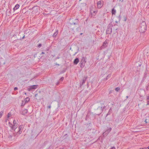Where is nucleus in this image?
Here are the masks:
<instances>
[{
	"mask_svg": "<svg viewBox=\"0 0 149 149\" xmlns=\"http://www.w3.org/2000/svg\"><path fill=\"white\" fill-rule=\"evenodd\" d=\"M147 28L146 24L145 21H143L140 23L139 29V31L141 33H143L146 30Z\"/></svg>",
	"mask_w": 149,
	"mask_h": 149,
	"instance_id": "1",
	"label": "nucleus"
},
{
	"mask_svg": "<svg viewBox=\"0 0 149 149\" xmlns=\"http://www.w3.org/2000/svg\"><path fill=\"white\" fill-rule=\"evenodd\" d=\"M43 93L39 91L38 93L35 95L36 98L37 100H40L43 98Z\"/></svg>",
	"mask_w": 149,
	"mask_h": 149,
	"instance_id": "2",
	"label": "nucleus"
},
{
	"mask_svg": "<svg viewBox=\"0 0 149 149\" xmlns=\"http://www.w3.org/2000/svg\"><path fill=\"white\" fill-rule=\"evenodd\" d=\"M86 62V57H83L80 63V67L81 68H84L85 66V63Z\"/></svg>",
	"mask_w": 149,
	"mask_h": 149,
	"instance_id": "3",
	"label": "nucleus"
},
{
	"mask_svg": "<svg viewBox=\"0 0 149 149\" xmlns=\"http://www.w3.org/2000/svg\"><path fill=\"white\" fill-rule=\"evenodd\" d=\"M108 108L107 105L106 106L104 105V103H102L101 105V109L102 111H105Z\"/></svg>",
	"mask_w": 149,
	"mask_h": 149,
	"instance_id": "4",
	"label": "nucleus"
},
{
	"mask_svg": "<svg viewBox=\"0 0 149 149\" xmlns=\"http://www.w3.org/2000/svg\"><path fill=\"white\" fill-rule=\"evenodd\" d=\"M107 42L106 40H105L103 43L102 45L100 47V50H102L107 47Z\"/></svg>",
	"mask_w": 149,
	"mask_h": 149,
	"instance_id": "5",
	"label": "nucleus"
},
{
	"mask_svg": "<svg viewBox=\"0 0 149 149\" xmlns=\"http://www.w3.org/2000/svg\"><path fill=\"white\" fill-rule=\"evenodd\" d=\"M38 86V85H34L30 86L29 88V90L30 91L32 89H35L37 88Z\"/></svg>",
	"mask_w": 149,
	"mask_h": 149,
	"instance_id": "6",
	"label": "nucleus"
},
{
	"mask_svg": "<svg viewBox=\"0 0 149 149\" xmlns=\"http://www.w3.org/2000/svg\"><path fill=\"white\" fill-rule=\"evenodd\" d=\"M112 31V28L110 26H109L106 31V33L107 34H110L111 33Z\"/></svg>",
	"mask_w": 149,
	"mask_h": 149,
	"instance_id": "7",
	"label": "nucleus"
},
{
	"mask_svg": "<svg viewBox=\"0 0 149 149\" xmlns=\"http://www.w3.org/2000/svg\"><path fill=\"white\" fill-rule=\"evenodd\" d=\"M87 78V76L84 77L82 79V82L81 83H80V86H82L86 82Z\"/></svg>",
	"mask_w": 149,
	"mask_h": 149,
	"instance_id": "8",
	"label": "nucleus"
},
{
	"mask_svg": "<svg viewBox=\"0 0 149 149\" xmlns=\"http://www.w3.org/2000/svg\"><path fill=\"white\" fill-rule=\"evenodd\" d=\"M23 125H21L19 126V130L17 133L18 134H20L22 133V130L23 129Z\"/></svg>",
	"mask_w": 149,
	"mask_h": 149,
	"instance_id": "9",
	"label": "nucleus"
},
{
	"mask_svg": "<svg viewBox=\"0 0 149 149\" xmlns=\"http://www.w3.org/2000/svg\"><path fill=\"white\" fill-rule=\"evenodd\" d=\"M111 128H110L109 130H108L106 131L105 132L103 133V136H106L107 135L106 134L107 133V134H108L109 133V132L111 131Z\"/></svg>",
	"mask_w": 149,
	"mask_h": 149,
	"instance_id": "10",
	"label": "nucleus"
},
{
	"mask_svg": "<svg viewBox=\"0 0 149 149\" xmlns=\"http://www.w3.org/2000/svg\"><path fill=\"white\" fill-rule=\"evenodd\" d=\"M79 60L78 58H76L74 61L73 63L74 65H77L79 62Z\"/></svg>",
	"mask_w": 149,
	"mask_h": 149,
	"instance_id": "11",
	"label": "nucleus"
},
{
	"mask_svg": "<svg viewBox=\"0 0 149 149\" xmlns=\"http://www.w3.org/2000/svg\"><path fill=\"white\" fill-rule=\"evenodd\" d=\"M97 7L99 8H101L102 6V5L101 4V1H99L97 3Z\"/></svg>",
	"mask_w": 149,
	"mask_h": 149,
	"instance_id": "12",
	"label": "nucleus"
},
{
	"mask_svg": "<svg viewBox=\"0 0 149 149\" xmlns=\"http://www.w3.org/2000/svg\"><path fill=\"white\" fill-rule=\"evenodd\" d=\"M27 112H28L27 110L26 109H24L22 111L21 113L22 115H25V114H26Z\"/></svg>",
	"mask_w": 149,
	"mask_h": 149,
	"instance_id": "13",
	"label": "nucleus"
},
{
	"mask_svg": "<svg viewBox=\"0 0 149 149\" xmlns=\"http://www.w3.org/2000/svg\"><path fill=\"white\" fill-rule=\"evenodd\" d=\"M19 4H16L15 6V7L13 8V10L14 11L17 9L18 8H19Z\"/></svg>",
	"mask_w": 149,
	"mask_h": 149,
	"instance_id": "14",
	"label": "nucleus"
},
{
	"mask_svg": "<svg viewBox=\"0 0 149 149\" xmlns=\"http://www.w3.org/2000/svg\"><path fill=\"white\" fill-rule=\"evenodd\" d=\"M116 13V11L114 8H113L112 9L111 11V13L112 15H115Z\"/></svg>",
	"mask_w": 149,
	"mask_h": 149,
	"instance_id": "15",
	"label": "nucleus"
},
{
	"mask_svg": "<svg viewBox=\"0 0 149 149\" xmlns=\"http://www.w3.org/2000/svg\"><path fill=\"white\" fill-rule=\"evenodd\" d=\"M17 124H15V125H13V127H12V130H15L17 127Z\"/></svg>",
	"mask_w": 149,
	"mask_h": 149,
	"instance_id": "16",
	"label": "nucleus"
},
{
	"mask_svg": "<svg viewBox=\"0 0 149 149\" xmlns=\"http://www.w3.org/2000/svg\"><path fill=\"white\" fill-rule=\"evenodd\" d=\"M58 30H56L55 32L54 33V34L53 35V36L54 37H56L58 33Z\"/></svg>",
	"mask_w": 149,
	"mask_h": 149,
	"instance_id": "17",
	"label": "nucleus"
},
{
	"mask_svg": "<svg viewBox=\"0 0 149 149\" xmlns=\"http://www.w3.org/2000/svg\"><path fill=\"white\" fill-rule=\"evenodd\" d=\"M75 21H76L75 22H73L71 24H74V25L77 24L78 23L79 21L78 19H75Z\"/></svg>",
	"mask_w": 149,
	"mask_h": 149,
	"instance_id": "18",
	"label": "nucleus"
},
{
	"mask_svg": "<svg viewBox=\"0 0 149 149\" xmlns=\"http://www.w3.org/2000/svg\"><path fill=\"white\" fill-rule=\"evenodd\" d=\"M30 100V98L29 97H27L24 99L25 102H28Z\"/></svg>",
	"mask_w": 149,
	"mask_h": 149,
	"instance_id": "19",
	"label": "nucleus"
},
{
	"mask_svg": "<svg viewBox=\"0 0 149 149\" xmlns=\"http://www.w3.org/2000/svg\"><path fill=\"white\" fill-rule=\"evenodd\" d=\"M111 109H110L109 111V112L107 113V114L106 115V116H107L108 115H110L111 113Z\"/></svg>",
	"mask_w": 149,
	"mask_h": 149,
	"instance_id": "20",
	"label": "nucleus"
},
{
	"mask_svg": "<svg viewBox=\"0 0 149 149\" xmlns=\"http://www.w3.org/2000/svg\"><path fill=\"white\" fill-rule=\"evenodd\" d=\"M120 87H117L116 88H115V90L116 91H119L120 90Z\"/></svg>",
	"mask_w": 149,
	"mask_h": 149,
	"instance_id": "21",
	"label": "nucleus"
},
{
	"mask_svg": "<svg viewBox=\"0 0 149 149\" xmlns=\"http://www.w3.org/2000/svg\"><path fill=\"white\" fill-rule=\"evenodd\" d=\"M9 124L10 126V127L11 130H12V127H13V125L12 124H10V122H9Z\"/></svg>",
	"mask_w": 149,
	"mask_h": 149,
	"instance_id": "22",
	"label": "nucleus"
},
{
	"mask_svg": "<svg viewBox=\"0 0 149 149\" xmlns=\"http://www.w3.org/2000/svg\"><path fill=\"white\" fill-rule=\"evenodd\" d=\"M11 113H9L8 115V118L10 117L11 116Z\"/></svg>",
	"mask_w": 149,
	"mask_h": 149,
	"instance_id": "23",
	"label": "nucleus"
},
{
	"mask_svg": "<svg viewBox=\"0 0 149 149\" xmlns=\"http://www.w3.org/2000/svg\"><path fill=\"white\" fill-rule=\"evenodd\" d=\"M3 112L2 111H1L0 112V118L1 117L2 115V113H3Z\"/></svg>",
	"mask_w": 149,
	"mask_h": 149,
	"instance_id": "24",
	"label": "nucleus"
},
{
	"mask_svg": "<svg viewBox=\"0 0 149 149\" xmlns=\"http://www.w3.org/2000/svg\"><path fill=\"white\" fill-rule=\"evenodd\" d=\"M42 46V45L40 43L38 45V47L39 48H40Z\"/></svg>",
	"mask_w": 149,
	"mask_h": 149,
	"instance_id": "25",
	"label": "nucleus"
},
{
	"mask_svg": "<svg viewBox=\"0 0 149 149\" xmlns=\"http://www.w3.org/2000/svg\"><path fill=\"white\" fill-rule=\"evenodd\" d=\"M17 124V123H16V121L15 120H13V125H15V124Z\"/></svg>",
	"mask_w": 149,
	"mask_h": 149,
	"instance_id": "26",
	"label": "nucleus"
},
{
	"mask_svg": "<svg viewBox=\"0 0 149 149\" xmlns=\"http://www.w3.org/2000/svg\"><path fill=\"white\" fill-rule=\"evenodd\" d=\"M64 78L63 77H61L60 79V80L61 81H63L64 79Z\"/></svg>",
	"mask_w": 149,
	"mask_h": 149,
	"instance_id": "27",
	"label": "nucleus"
},
{
	"mask_svg": "<svg viewBox=\"0 0 149 149\" xmlns=\"http://www.w3.org/2000/svg\"><path fill=\"white\" fill-rule=\"evenodd\" d=\"M25 104L26 103H24V104L23 103H22L21 105V107H23V106H24Z\"/></svg>",
	"mask_w": 149,
	"mask_h": 149,
	"instance_id": "28",
	"label": "nucleus"
},
{
	"mask_svg": "<svg viewBox=\"0 0 149 149\" xmlns=\"http://www.w3.org/2000/svg\"><path fill=\"white\" fill-rule=\"evenodd\" d=\"M59 81H58L56 83V85L57 86H58L59 85Z\"/></svg>",
	"mask_w": 149,
	"mask_h": 149,
	"instance_id": "29",
	"label": "nucleus"
},
{
	"mask_svg": "<svg viewBox=\"0 0 149 149\" xmlns=\"http://www.w3.org/2000/svg\"><path fill=\"white\" fill-rule=\"evenodd\" d=\"M147 99L148 100V102H149V95L147 97Z\"/></svg>",
	"mask_w": 149,
	"mask_h": 149,
	"instance_id": "30",
	"label": "nucleus"
},
{
	"mask_svg": "<svg viewBox=\"0 0 149 149\" xmlns=\"http://www.w3.org/2000/svg\"><path fill=\"white\" fill-rule=\"evenodd\" d=\"M12 137V136L11 135H9L8 136V138H9L10 139H11Z\"/></svg>",
	"mask_w": 149,
	"mask_h": 149,
	"instance_id": "31",
	"label": "nucleus"
},
{
	"mask_svg": "<svg viewBox=\"0 0 149 149\" xmlns=\"http://www.w3.org/2000/svg\"><path fill=\"white\" fill-rule=\"evenodd\" d=\"M110 149H116V148L114 147H112Z\"/></svg>",
	"mask_w": 149,
	"mask_h": 149,
	"instance_id": "32",
	"label": "nucleus"
},
{
	"mask_svg": "<svg viewBox=\"0 0 149 149\" xmlns=\"http://www.w3.org/2000/svg\"><path fill=\"white\" fill-rule=\"evenodd\" d=\"M18 89V88L17 87H15L14 88V90H16Z\"/></svg>",
	"mask_w": 149,
	"mask_h": 149,
	"instance_id": "33",
	"label": "nucleus"
},
{
	"mask_svg": "<svg viewBox=\"0 0 149 149\" xmlns=\"http://www.w3.org/2000/svg\"><path fill=\"white\" fill-rule=\"evenodd\" d=\"M109 76V75H108L107 76V77H106V79H104V80H107V79H108L107 78H108V77Z\"/></svg>",
	"mask_w": 149,
	"mask_h": 149,
	"instance_id": "34",
	"label": "nucleus"
},
{
	"mask_svg": "<svg viewBox=\"0 0 149 149\" xmlns=\"http://www.w3.org/2000/svg\"><path fill=\"white\" fill-rule=\"evenodd\" d=\"M97 11H93V13H95V14H96V13H97Z\"/></svg>",
	"mask_w": 149,
	"mask_h": 149,
	"instance_id": "35",
	"label": "nucleus"
},
{
	"mask_svg": "<svg viewBox=\"0 0 149 149\" xmlns=\"http://www.w3.org/2000/svg\"><path fill=\"white\" fill-rule=\"evenodd\" d=\"M112 91H110L109 92V94H110L112 93Z\"/></svg>",
	"mask_w": 149,
	"mask_h": 149,
	"instance_id": "36",
	"label": "nucleus"
},
{
	"mask_svg": "<svg viewBox=\"0 0 149 149\" xmlns=\"http://www.w3.org/2000/svg\"><path fill=\"white\" fill-rule=\"evenodd\" d=\"M24 37H25V35H24V36H23V37H22V39H24Z\"/></svg>",
	"mask_w": 149,
	"mask_h": 149,
	"instance_id": "37",
	"label": "nucleus"
},
{
	"mask_svg": "<svg viewBox=\"0 0 149 149\" xmlns=\"http://www.w3.org/2000/svg\"><path fill=\"white\" fill-rule=\"evenodd\" d=\"M145 122L146 123H147V119H146L145 121Z\"/></svg>",
	"mask_w": 149,
	"mask_h": 149,
	"instance_id": "38",
	"label": "nucleus"
},
{
	"mask_svg": "<svg viewBox=\"0 0 149 149\" xmlns=\"http://www.w3.org/2000/svg\"><path fill=\"white\" fill-rule=\"evenodd\" d=\"M45 54V53L44 52H42L41 53V54Z\"/></svg>",
	"mask_w": 149,
	"mask_h": 149,
	"instance_id": "39",
	"label": "nucleus"
},
{
	"mask_svg": "<svg viewBox=\"0 0 149 149\" xmlns=\"http://www.w3.org/2000/svg\"><path fill=\"white\" fill-rule=\"evenodd\" d=\"M146 149H149V146L147 148H146Z\"/></svg>",
	"mask_w": 149,
	"mask_h": 149,
	"instance_id": "40",
	"label": "nucleus"
},
{
	"mask_svg": "<svg viewBox=\"0 0 149 149\" xmlns=\"http://www.w3.org/2000/svg\"><path fill=\"white\" fill-rule=\"evenodd\" d=\"M48 107L49 108H50V107H51V106H48Z\"/></svg>",
	"mask_w": 149,
	"mask_h": 149,
	"instance_id": "41",
	"label": "nucleus"
},
{
	"mask_svg": "<svg viewBox=\"0 0 149 149\" xmlns=\"http://www.w3.org/2000/svg\"><path fill=\"white\" fill-rule=\"evenodd\" d=\"M126 19H127V18H126V17H125V21L126 20Z\"/></svg>",
	"mask_w": 149,
	"mask_h": 149,
	"instance_id": "42",
	"label": "nucleus"
},
{
	"mask_svg": "<svg viewBox=\"0 0 149 149\" xmlns=\"http://www.w3.org/2000/svg\"><path fill=\"white\" fill-rule=\"evenodd\" d=\"M149 105V103H148L147 104H146V105Z\"/></svg>",
	"mask_w": 149,
	"mask_h": 149,
	"instance_id": "43",
	"label": "nucleus"
},
{
	"mask_svg": "<svg viewBox=\"0 0 149 149\" xmlns=\"http://www.w3.org/2000/svg\"><path fill=\"white\" fill-rule=\"evenodd\" d=\"M82 33H80V35H82Z\"/></svg>",
	"mask_w": 149,
	"mask_h": 149,
	"instance_id": "44",
	"label": "nucleus"
},
{
	"mask_svg": "<svg viewBox=\"0 0 149 149\" xmlns=\"http://www.w3.org/2000/svg\"><path fill=\"white\" fill-rule=\"evenodd\" d=\"M127 98H128V96H127Z\"/></svg>",
	"mask_w": 149,
	"mask_h": 149,
	"instance_id": "45",
	"label": "nucleus"
},
{
	"mask_svg": "<svg viewBox=\"0 0 149 149\" xmlns=\"http://www.w3.org/2000/svg\"><path fill=\"white\" fill-rule=\"evenodd\" d=\"M110 25V24H109V26Z\"/></svg>",
	"mask_w": 149,
	"mask_h": 149,
	"instance_id": "46",
	"label": "nucleus"
},
{
	"mask_svg": "<svg viewBox=\"0 0 149 149\" xmlns=\"http://www.w3.org/2000/svg\"><path fill=\"white\" fill-rule=\"evenodd\" d=\"M123 1V0H122L121 1Z\"/></svg>",
	"mask_w": 149,
	"mask_h": 149,
	"instance_id": "47",
	"label": "nucleus"
},
{
	"mask_svg": "<svg viewBox=\"0 0 149 149\" xmlns=\"http://www.w3.org/2000/svg\"><path fill=\"white\" fill-rule=\"evenodd\" d=\"M81 0H79V1H81Z\"/></svg>",
	"mask_w": 149,
	"mask_h": 149,
	"instance_id": "48",
	"label": "nucleus"
}]
</instances>
